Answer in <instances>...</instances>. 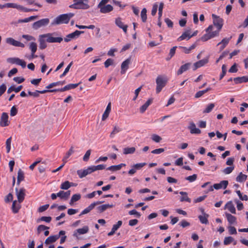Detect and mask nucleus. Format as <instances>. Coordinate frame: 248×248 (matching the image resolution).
<instances>
[{
	"label": "nucleus",
	"instance_id": "f257e3e1",
	"mask_svg": "<svg viewBox=\"0 0 248 248\" xmlns=\"http://www.w3.org/2000/svg\"><path fill=\"white\" fill-rule=\"evenodd\" d=\"M213 25H209L205 31L206 33L201 37V40L205 42L208 40L219 35V32L221 30L223 24L224 20L214 14L212 15Z\"/></svg>",
	"mask_w": 248,
	"mask_h": 248
},
{
	"label": "nucleus",
	"instance_id": "f03ea898",
	"mask_svg": "<svg viewBox=\"0 0 248 248\" xmlns=\"http://www.w3.org/2000/svg\"><path fill=\"white\" fill-rule=\"evenodd\" d=\"M74 14L72 13L64 14L57 16L52 22V25H60L62 24H67L69 23L70 19L73 17Z\"/></svg>",
	"mask_w": 248,
	"mask_h": 248
},
{
	"label": "nucleus",
	"instance_id": "7ed1b4c3",
	"mask_svg": "<svg viewBox=\"0 0 248 248\" xmlns=\"http://www.w3.org/2000/svg\"><path fill=\"white\" fill-rule=\"evenodd\" d=\"M73 1L74 3L69 6L71 8L86 10L90 7L88 0H74Z\"/></svg>",
	"mask_w": 248,
	"mask_h": 248
},
{
	"label": "nucleus",
	"instance_id": "20e7f679",
	"mask_svg": "<svg viewBox=\"0 0 248 248\" xmlns=\"http://www.w3.org/2000/svg\"><path fill=\"white\" fill-rule=\"evenodd\" d=\"M56 34L55 32L53 33H46L41 35V36L43 38H46V41L48 43H61L63 39L61 37H53V35Z\"/></svg>",
	"mask_w": 248,
	"mask_h": 248
},
{
	"label": "nucleus",
	"instance_id": "39448f33",
	"mask_svg": "<svg viewBox=\"0 0 248 248\" xmlns=\"http://www.w3.org/2000/svg\"><path fill=\"white\" fill-rule=\"evenodd\" d=\"M49 22V19L48 18H43L36 22H34L32 24V28L34 30H37L42 27L47 25Z\"/></svg>",
	"mask_w": 248,
	"mask_h": 248
},
{
	"label": "nucleus",
	"instance_id": "423d86ee",
	"mask_svg": "<svg viewBox=\"0 0 248 248\" xmlns=\"http://www.w3.org/2000/svg\"><path fill=\"white\" fill-rule=\"evenodd\" d=\"M167 83V78H156V93H159Z\"/></svg>",
	"mask_w": 248,
	"mask_h": 248
},
{
	"label": "nucleus",
	"instance_id": "0eeeda50",
	"mask_svg": "<svg viewBox=\"0 0 248 248\" xmlns=\"http://www.w3.org/2000/svg\"><path fill=\"white\" fill-rule=\"evenodd\" d=\"M84 32V31H79L78 30H76L74 32L67 35L66 37L64 38V40L66 42H68L70 41L72 39L78 38L81 34H82Z\"/></svg>",
	"mask_w": 248,
	"mask_h": 248
},
{
	"label": "nucleus",
	"instance_id": "6e6552de",
	"mask_svg": "<svg viewBox=\"0 0 248 248\" xmlns=\"http://www.w3.org/2000/svg\"><path fill=\"white\" fill-rule=\"evenodd\" d=\"M228 185V181L227 180L221 181L219 183L215 184L213 186H211L209 191H212L214 188L218 190L221 188L225 189Z\"/></svg>",
	"mask_w": 248,
	"mask_h": 248
},
{
	"label": "nucleus",
	"instance_id": "1a4fd4ad",
	"mask_svg": "<svg viewBox=\"0 0 248 248\" xmlns=\"http://www.w3.org/2000/svg\"><path fill=\"white\" fill-rule=\"evenodd\" d=\"M89 229L87 226H84L82 228L78 229L75 230L73 233V236L77 238V239H79V235L84 234L89 232Z\"/></svg>",
	"mask_w": 248,
	"mask_h": 248
},
{
	"label": "nucleus",
	"instance_id": "9d476101",
	"mask_svg": "<svg viewBox=\"0 0 248 248\" xmlns=\"http://www.w3.org/2000/svg\"><path fill=\"white\" fill-rule=\"evenodd\" d=\"M93 170L92 166H90L88 167L87 169L85 170H77V174L78 175L79 177L80 178H82L84 177H85L88 174H90L91 173L93 172Z\"/></svg>",
	"mask_w": 248,
	"mask_h": 248
},
{
	"label": "nucleus",
	"instance_id": "9b49d317",
	"mask_svg": "<svg viewBox=\"0 0 248 248\" xmlns=\"http://www.w3.org/2000/svg\"><path fill=\"white\" fill-rule=\"evenodd\" d=\"M25 189L23 188H20L19 190L17 188H16V194L18 200V202L21 203L25 199Z\"/></svg>",
	"mask_w": 248,
	"mask_h": 248
},
{
	"label": "nucleus",
	"instance_id": "f8f14e48",
	"mask_svg": "<svg viewBox=\"0 0 248 248\" xmlns=\"http://www.w3.org/2000/svg\"><path fill=\"white\" fill-rule=\"evenodd\" d=\"M209 62V57H207L205 58H204L202 60H200L196 62H195L193 64V70H195L199 68H200L204 65H205L206 63H207Z\"/></svg>",
	"mask_w": 248,
	"mask_h": 248
},
{
	"label": "nucleus",
	"instance_id": "ddd939ff",
	"mask_svg": "<svg viewBox=\"0 0 248 248\" xmlns=\"http://www.w3.org/2000/svg\"><path fill=\"white\" fill-rule=\"evenodd\" d=\"M6 42L7 44H10L15 46H18L21 47H25V45L24 44L18 41L15 40V39L11 37L6 38Z\"/></svg>",
	"mask_w": 248,
	"mask_h": 248
},
{
	"label": "nucleus",
	"instance_id": "4468645a",
	"mask_svg": "<svg viewBox=\"0 0 248 248\" xmlns=\"http://www.w3.org/2000/svg\"><path fill=\"white\" fill-rule=\"evenodd\" d=\"M188 129L190 130V133L192 134H199L201 133V130L196 127L195 124L193 122H190Z\"/></svg>",
	"mask_w": 248,
	"mask_h": 248
},
{
	"label": "nucleus",
	"instance_id": "2eb2a0df",
	"mask_svg": "<svg viewBox=\"0 0 248 248\" xmlns=\"http://www.w3.org/2000/svg\"><path fill=\"white\" fill-rule=\"evenodd\" d=\"M102 202H103L98 201V202H94L91 203L88 207L86 208L85 209H84L81 212V213L79 215V216H81V215H84V214H86L89 213L92 209H93L94 208V207L96 205L100 204V203H101Z\"/></svg>",
	"mask_w": 248,
	"mask_h": 248
},
{
	"label": "nucleus",
	"instance_id": "dca6fc26",
	"mask_svg": "<svg viewBox=\"0 0 248 248\" xmlns=\"http://www.w3.org/2000/svg\"><path fill=\"white\" fill-rule=\"evenodd\" d=\"M98 8L100 9V12L102 14H106L111 12L113 8L110 4L102 5L101 6H97Z\"/></svg>",
	"mask_w": 248,
	"mask_h": 248
},
{
	"label": "nucleus",
	"instance_id": "f3484780",
	"mask_svg": "<svg viewBox=\"0 0 248 248\" xmlns=\"http://www.w3.org/2000/svg\"><path fill=\"white\" fill-rule=\"evenodd\" d=\"M115 24L120 28L122 29L124 32L126 34L127 33V25H124L122 22V19L120 17H118L115 19Z\"/></svg>",
	"mask_w": 248,
	"mask_h": 248
},
{
	"label": "nucleus",
	"instance_id": "a211bd4d",
	"mask_svg": "<svg viewBox=\"0 0 248 248\" xmlns=\"http://www.w3.org/2000/svg\"><path fill=\"white\" fill-rule=\"evenodd\" d=\"M146 165L145 163H137L133 165L132 169L128 171V174L130 175H132L135 174L138 170H140L143 166Z\"/></svg>",
	"mask_w": 248,
	"mask_h": 248
},
{
	"label": "nucleus",
	"instance_id": "6ab92c4d",
	"mask_svg": "<svg viewBox=\"0 0 248 248\" xmlns=\"http://www.w3.org/2000/svg\"><path fill=\"white\" fill-rule=\"evenodd\" d=\"M8 125V115L7 113L3 112L0 118V125L2 127H4Z\"/></svg>",
	"mask_w": 248,
	"mask_h": 248
},
{
	"label": "nucleus",
	"instance_id": "aec40b11",
	"mask_svg": "<svg viewBox=\"0 0 248 248\" xmlns=\"http://www.w3.org/2000/svg\"><path fill=\"white\" fill-rule=\"evenodd\" d=\"M70 194L71 192L70 190H68L66 192L61 190L57 193V195L58 197H60L61 199L66 200L69 197Z\"/></svg>",
	"mask_w": 248,
	"mask_h": 248
},
{
	"label": "nucleus",
	"instance_id": "412c9836",
	"mask_svg": "<svg viewBox=\"0 0 248 248\" xmlns=\"http://www.w3.org/2000/svg\"><path fill=\"white\" fill-rule=\"evenodd\" d=\"M190 30H187L177 39L178 41H181L183 40H189L190 38Z\"/></svg>",
	"mask_w": 248,
	"mask_h": 248
},
{
	"label": "nucleus",
	"instance_id": "4be33fe9",
	"mask_svg": "<svg viewBox=\"0 0 248 248\" xmlns=\"http://www.w3.org/2000/svg\"><path fill=\"white\" fill-rule=\"evenodd\" d=\"M130 63V58H128L124 61L121 64V73H124L128 69Z\"/></svg>",
	"mask_w": 248,
	"mask_h": 248
},
{
	"label": "nucleus",
	"instance_id": "5701e85b",
	"mask_svg": "<svg viewBox=\"0 0 248 248\" xmlns=\"http://www.w3.org/2000/svg\"><path fill=\"white\" fill-rule=\"evenodd\" d=\"M37 46L36 43L31 42L30 44L29 47L31 52V57L32 58H35L37 57V56L35 55V53L37 50Z\"/></svg>",
	"mask_w": 248,
	"mask_h": 248
},
{
	"label": "nucleus",
	"instance_id": "b1692460",
	"mask_svg": "<svg viewBox=\"0 0 248 248\" xmlns=\"http://www.w3.org/2000/svg\"><path fill=\"white\" fill-rule=\"evenodd\" d=\"M153 99L149 98L140 108V112L142 113L144 112L148 107L153 103Z\"/></svg>",
	"mask_w": 248,
	"mask_h": 248
},
{
	"label": "nucleus",
	"instance_id": "393cba45",
	"mask_svg": "<svg viewBox=\"0 0 248 248\" xmlns=\"http://www.w3.org/2000/svg\"><path fill=\"white\" fill-rule=\"evenodd\" d=\"M232 38V37H230V38H225L222 40L221 42L218 43L217 44V46L220 45V50H223L226 46L229 43L231 39Z\"/></svg>",
	"mask_w": 248,
	"mask_h": 248
},
{
	"label": "nucleus",
	"instance_id": "a878e982",
	"mask_svg": "<svg viewBox=\"0 0 248 248\" xmlns=\"http://www.w3.org/2000/svg\"><path fill=\"white\" fill-rule=\"evenodd\" d=\"M191 65V63L188 62V63H186L182 65L177 72V75H181L183 72L186 71L187 70H188L189 68Z\"/></svg>",
	"mask_w": 248,
	"mask_h": 248
},
{
	"label": "nucleus",
	"instance_id": "bb28decb",
	"mask_svg": "<svg viewBox=\"0 0 248 248\" xmlns=\"http://www.w3.org/2000/svg\"><path fill=\"white\" fill-rule=\"evenodd\" d=\"M225 216L229 224L231 225L236 224V218L235 217L228 213H225Z\"/></svg>",
	"mask_w": 248,
	"mask_h": 248
},
{
	"label": "nucleus",
	"instance_id": "cd10ccee",
	"mask_svg": "<svg viewBox=\"0 0 248 248\" xmlns=\"http://www.w3.org/2000/svg\"><path fill=\"white\" fill-rule=\"evenodd\" d=\"M81 82H78V83L75 84H69L66 86H65L63 88H61L60 91H61V92H64L65 91L70 90L71 89H75L76 87H77L78 85L80 84Z\"/></svg>",
	"mask_w": 248,
	"mask_h": 248
},
{
	"label": "nucleus",
	"instance_id": "c85d7f7f",
	"mask_svg": "<svg viewBox=\"0 0 248 248\" xmlns=\"http://www.w3.org/2000/svg\"><path fill=\"white\" fill-rule=\"evenodd\" d=\"M225 209H227L232 214L236 213L235 208L232 201H229L226 204Z\"/></svg>",
	"mask_w": 248,
	"mask_h": 248
},
{
	"label": "nucleus",
	"instance_id": "c756f323",
	"mask_svg": "<svg viewBox=\"0 0 248 248\" xmlns=\"http://www.w3.org/2000/svg\"><path fill=\"white\" fill-rule=\"evenodd\" d=\"M110 111H111V103L109 102L108 104L105 112L103 114L102 117V121H105L108 117V115H109V114Z\"/></svg>",
	"mask_w": 248,
	"mask_h": 248
},
{
	"label": "nucleus",
	"instance_id": "7c9ffc66",
	"mask_svg": "<svg viewBox=\"0 0 248 248\" xmlns=\"http://www.w3.org/2000/svg\"><path fill=\"white\" fill-rule=\"evenodd\" d=\"M203 212V211H202ZM209 217V215L203 212V216L200 215L198 217L199 219L200 220V222L202 224H207L208 223V217Z\"/></svg>",
	"mask_w": 248,
	"mask_h": 248
},
{
	"label": "nucleus",
	"instance_id": "2f4dec72",
	"mask_svg": "<svg viewBox=\"0 0 248 248\" xmlns=\"http://www.w3.org/2000/svg\"><path fill=\"white\" fill-rule=\"evenodd\" d=\"M21 208V205L19 202L17 203L16 201H14L12 204V211L14 213H17L20 208Z\"/></svg>",
	"mask_w": 248,
	"mask_h": 248
},
{
	"label": "nucleus",
	"instance_id": "473e14b6",
	"mask_svg": "<svg viewBox=\"0 0 248 248\" xmlns=\"http://www.w3.org/2000/svg\"><path fill=\"white\" fill-rule=\"evenodd\" d=\"M59 238V236L57 235H51L47 237L45 240V243L46 244H49L50 243H52L55 242L58 238Z\"/></svg>",
	"mask_w": 248,
	"mask_h": 248
},
{
	"label": "nucleus",
	"instance_id": "72a5a7b5",
	"mask_svg": "<svg viewBox=\"0 0 248 248\" xmlns=\"http://www.w3.org/2000/svg\"><path fill=\"white\" fill-rule=\"evenodd\" d=\"M73 186V183L70 182L68 181H66L62 183L60 186V188L62 189L67 190L69 188H70L71 186Z\"/></svg>",
	"mask_w": 248,
	"mask_h": 248
},
{
	"label": "nucleus",
	"instance_id": "f704fd0d",
	"mask_svg": "<svg viewBox=\"0 0 248 248\" xmlns=\"http://www.w3.org/2000/svg\"><path fill=\"white\" fill-rule=\"evenodd\" d=\"M74 152L73 147H71L69 151L66 153L65 155L63 157L62 159V161L64 162V164H65L67 161V159L70 157V156Z\"/></svg>",
	"mask_w": 248,
	"mask_h": 248
},
{
	"label": "nucleus",
	"instance_id": "c9c22d12",
	"mask_svg": "<svg viewBox=\"0 0 248 248\" xmlns=\"http://www.w3.org/2000/svg\"><path fill=\"white\" fill-rule=\"evenodd\" d=\"M112 207V204H106L97 207V209L99 212L101 213L107 210L108 208Z\"/></svg>",
	"mask_w": 248,
	"mask_h": 248
},
{
	"label": "nucleus",
	"instance_id": "e433bc0d",
	"mask_svg": "<svg viewBox=\"0 0 248 248\" xmlns=\"http://www.w3.org/2000/svg\"><path fill=\"white\" fill-rule=\"evenodd\" d=\"M196 46V45L195 44H193L191 45L189 47L187 48L185 46H179L180 48L183 49V52L186 54H189L190 53V51L194 49Z\"/></svg>",
	"mask_w": 248,
	"mask_h": 248
},
{
	"label": "nucleus",
	"instance_id": "4c0bfd02",
	"mask_svg": "<svg viewBox=\"0 0 248 248\" xmlns=\"http://www.w3.org/2000/svg\"><path fill=\"white\" fill-rule=\"evenodd\" d=\"M180 194L183 196L180 199L181 202H191V200L187 197V194L186 192L181 191Z\"/></svg>",
	"mask_w": 248,
	"mask_h": 248
},
{
	"label": "nucleus",
	"instance_id": "58836bf2",
	"mask_svg": "<svg viewBox=\"0 0 248 248\" xmlns=\"http://www.w3.org/2000/svg\"><path fill=\"white\" fill-rule=\"evenodd\" d=\"M24 178V173L21 170H19L17 173V184L19 185L21 181H23Z\"/></svg>",
	"mask_w": 248,
	"mask_h": 248
},
{
	"label": "nucleus",
	"instance_id": "ea45409f",
	"mask_svg": "<svg viewBox=\"0 0 248 248\" xmlns=\"http://www.w3.org/2000/svg\"><path fill=\"white\" fill-rule=\"evenodd\" d=\"M81 198V195L79 194H74L71 199L70 201V204L72 205L75 202H76L80 200Z\"/></svg>",
	"mask_w": 248,
	"mask_h": 248
},
{
	"label": "nucleus",
	"instance_id": "a19ab883",
	"mask_svg": "<svg viewBox=\"0 0 248 248\" xmlns=\"http://www.w3.org/2000/svg\"><path fill=\"white\" fill-rule=\"evenodd\" d=\"M121 131L122 129L121 128L116 125H114L113 127V129L110 134V137L111 138H113L115 134H117Z\"/></svg>",
	"mask_w": 248,
	"mask_h": 248
},
{
	"label": "nucleus",
	"instance_id": "79ce46f5",
	"mask_svg": "<svg viewBox=\"0 0 248 248\" xmlns=\"http://www.w3.org/2000/svg\"><path fill=\"white\" fill-rule=\"evenodd\" d=\"M123 151H124L123 153L124 155L132 154L135 152L136 148L134 147H126V148H124V149Z\"/></svg>",
	"mask_w": 248,
	"mask_h": 248
},
{
	"label": "nucleus",
	"instance_id": "37998d69",
	"mask_svg": "<svg viewBox=\"0 0 248 248\" xmlns=\"http://www.w3.org/2000/svg\"><path fill=\"white\" fill-rule=\"evenodd\" d=\"M247 178V175L243 174L242 172H240L236 177V180L237 182L241 183L245 181Z\"/></svg>",
	"mask_w": 248,
	"mask_h": 248
},
{
	"label": "nucleus",
	"instance_id": "c03bdc74",
	"mask_svg": "<svg viewBox=\"0 0 248 248\" xmlns=\"http://www.w3.org/2000/svg\"><path fill=\"white\" fill-rule=\"evenodd\" d=\"M215 107V105L213 103H210L206 107L204 110L203 111V113H209Z\"/></svg>",
	"mask_w": 248,
	"mask_h": 248
},
{
	"label": "nucleus",
	"instance_id": "a18cd8bd",
	"mask_svg": "<svg viewBox=\"0 0 248 248\" xmlns=\"http://www.w3.org/2000/svg\"><path fill=\"white\" fill-rule=\"evenodd\" d=\"M146 13H147V10H146V8L142 9V10H141V12L140 16H141V18L142 21L143 22H146V19H147Z\"/></svg>",
	"mask_w": 248,
	"mask_h": 248
},
{
	"label": "nucleus",
	"instance_id": "49530a36",
	"mask_svg": "<svg viewBox=\"0 0 248 248\" xmlns=\"http://www.w3.org/2000/svg\"><path fill=\"white\" fill-rule=\"evenodd\" d=\"M233 82L234 84H239L243 82L246 83L248 82V78H233Z\"/></svg>",
	"mask_w": 248,
	"mask_h": 248
},
{
	"label": "nucleus",
	"instance_id": "de8ad7c7",
	"mask_svg": "<svg viewBox=\"0 0 248 248\" xmlns=\"http://www.w3.org/2000/svg\"><path fill=\"white\" fill-rule=\"evenodd\" d=\"M210 89V88H207L205 90L200 91L198 92L195 95V97L196 98H199L202 96L204 93H205L207 92H208Z\"/></svg>",
	"mask_w": 248,
	"mask_h": 248
},
{
	"label": "nucleus",
	"instance_id": "09e8293b",
	"mask_svg": "<svg viewBox=\"0 0 248 248\" xmlns=\"http://www.w3.org/2000/svg\"><path fill=\"white\" fill-rule=\"evenodd\" d=\"M234 241V239L231 236L226 237L224 240V244L225 245H228L233 242Z\"/></svg>",
	"mask_w": 248,
	"mask_h": 248
},
{
	"label": "nucleus",
	"instance_id": "8fccbe9b",
	"mask_svg": "<svg viewBox=\"0 0 248 248\" xmlns=\"http://www.w3.org/2000/svg\"><path fill=\"white\" fill-rule=\"evenodd\" d=\"M151 139L155 142H159L162 140L161 137L155 134L152 135Z\"/></svg>",
	"mask_w": 248,
	"mask_h": 248
},
{
	"label": "nucleus",
	"instance_id": "3c124183",
	"mask_svg": "<svg viewBox=\"0 0 248 248\" xmlns=\"http://www.w3.org/2000/svg\"><path fill=\"white\" fill-rule=\"evenodd\" d=\"M236 193L237 194L238 196H239V198L242 200V201H248V197L247 195H243L241 193L240 190H237Z\"/></svg>",
	"mask_w": 248,
	"mask_h": 248
},
{
	"label": "nucleus",
	"instance_id": "603ef678",
	"mask_svg": "<svg viewBox=\"0 0 248 248\" xmlns=\"http://www.w3.org/2000/svg\"><path fill=\"white\" fill-rule=\"evenodd\" d=\"M234 168L233 166L228 167L222 170V172L225 174H229L232 171V170H234Z\"/></svg>",
	"mask_w": 248,
	"mask_h": 248
},
{
	"label": "nucleus",
	"instance_id": "864d4df0",
	"mask_svg": "<svg viewBox=\"0 0 248 248\" xmlns=\"http://www.w3.org/2000/svg\"><path fill=\"white\" fill-rule=\"evenodd\" d=\"M93 172L97 170H102L105 169V165L103 164L98 165L97 166H92Z\"/></svg>",
	"mask_w": 248,
	"mask_h": 248
},
{
	"label": "nucleus",
	"instance_id": "5fc2aeb1",
	"mask_svg": "<svg viewBox=\"0 0 248 248\" xmlns=\"http://www.w3.org/2000/svg\"><path fill=\"white\" fill-rule=\"evenodd\" d=\"M49 229V227L44 225H40L37 228V233L40 234L42 231Z\"/></svg>",
	"mask_w": 248,
	"mask_h": 248
},
{
	"label": "nucleus",
	"instance_id": "6e6d98bb",
	"mask_svg": "<svg viewBox=\"0 0 248 248\" xmlns=\"http://www.w3.org/2000/svg\"><path fill=\"white\" fill-rule=\"evenodd\" d=\"M12 141V138L10 137L8 139H7L6 141V150L7 153H9L11 149V143Z\"/></svg>",
	"mask_w": 248,
	"mask_h": 248
},
{
	"label": "nucleus",
	"instance_id": "4d7b16f0",
	"mask_svg": "<svg viewBox=\"0 0 248 248\" xmlns=\"http://www.w3.org/2000/svg\"><path fill=\"white\" fill-rule=\"evenodd\" d=\"M91 150H88V151H87V152H86V153L85 154V155L83 157V160L84 161L87 162L89 160L90 156L91 155Z\"/></svg>",
	"mask_w": 248,
	"mask_h": 248
},
{
	"label": "nucleus",
	"instance_id": "13d9d810",
	"mask_svg": "<svg viewBox=\"0 0 248 248\" xmlns=\"http://www.w3.org/2000/svg\"><path fill=\"white\" fill-rule=\"evenodd\" d=\"M197 175L196 174H194L192 175L186 177V180L188 181L189 182H193L197 179Z\"/></svg>",
	"mask_w": 248,
	"mask_h": 248
},
{
	"label": "nucleus",
	"instance_id": "bf43d9fd",
	"mask_svg": "<svg viewBox=\"0 0 248 248\" xmlns=\"http://www.w3.org/2000/svg\"><path fill=\"white\" fill-rule=\"evenodd\" d=\"M107 170H110V171H116L117 170H120V169L119 166V165H117L111 166L108 167L107 169Z\"/></svg>",
	"mask_w": 248,
	"mask_h": 248
},
{
	"label": "nucleus",
	"instance_id": "052dcab7",
	"mask_svg": "<svg viewBox=\"0 0 248 248\" xmlns=\"http://www.w3.org/2000/svg\"><path fill=\"white\" fill-rule=\"evenodd\" d=\"M122 221L121 220L118 221L116 224H114L112 228V229L115 232L122 226Z\"/></svg>",
	"mask_w": 248,
	"mask_h": 248
},
{
	"label": "nucleus",
	"instance_id": "680f3d73",
	"mask_svg": "<svg viewBox=\"0 0 248 248\" xmlns=\"http://www.w3.org/2000/svg\"><path fill=\"white\" fill-rule=\"evenodd\" d=\"M113 63V60L111 59H108L104 62L105 67L106 68H108L110 65H112Z\"/></svg>",
	"mask_w": 248,
	"mask_h": 248
},
{
	"label": "nucleus",
	"instance_id": "e2e57ef3",
	"mask_svg": "<svg viewBox=\"0 0 248 248\" xmlns=\"http://www.w3.org/2000/svg\"><path fill=\"white\" fill-rule=\"evenodd\" d=\"M72 63H73L72 62H71L68 65V66L65 69V70L64 71L63 73L60 76V78H62V77H64V76H65L66 75V73H67L68 72V71H69V69H70L71 66H72Z\"/></svg>",
	"mask_w": 248,
	"mask_h": 248
},
{
	"label": "nucleus",
	"instance_id": "0e129e2a",
	"mask_svg": "<svg viewBox=\"0 0 248 248\" xmlns=\"http://www.w3.org/2000/svg\"><path fill=\"white\" fill-rule=\"evenodd\" d=\"M51 220V217H42L40 219L38 220V222L39 221H45L46 222H50Z\"/></svg>",
	"mask_w": 248,
	"mask_h": 248
},
{
	"label": "nucleus",
	"instance_id": "69168bd1",
	"mask_svg": "<svg viewBox=\"0 0 248 248\" xmlns=\"http://www.w3.org/2000/svg\"><path fill=\"white\" fill-rule=\"evenodd\" d=\"M19 59H20L18 58H9L8 59V62L11 63H15L17 64Z\"/></svg>",
	"mask_w": 248,
	"mask_h": 248
},
{
	"label": "nucleus",
	"instance_id": "338daca9",
	"mask_svg": "<svg viewBox=\"0 0 248 248\" xmlns=\"http://www.w3.org/2000/svg\"><path fill=\"white\" fill-rule=\"evenodd\" d=\"M228 230L230 234H235L237 233L236 230L234 227L229 226L228 227Z\"/></svg>",
	"mask_w": 248,
	"mask_h": 248
},
{
	"label": "nucleus",
	"instance_id": "774afa93",
	"mask_svg": "<svg viewBox=\"0 0 248 248\" xmlns=\"http://www.w3.org/2000/svg\"><path fill=\"white\" fill-rule=\"evenodd\" d=\"M128 214L130 215H135L137 217H140V213L138 212L136 210L133 209L132 210L129 211Z\"/></svg>",
	"mask_w": 248,
	"mask_h": 248
}]
</instances>
